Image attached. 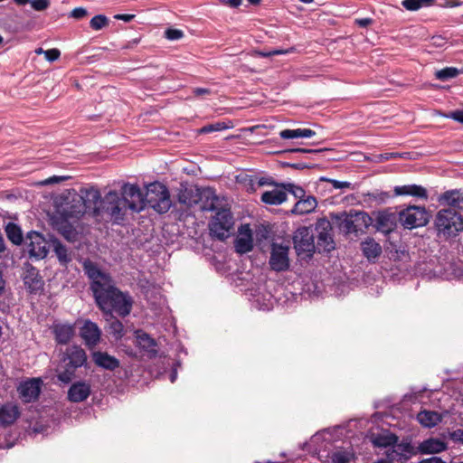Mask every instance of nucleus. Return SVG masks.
<instances>
[{"instance_id": "1", "label": "nucleus", "mask_w": 463, "mask_h": 463, "mask_svg": "<svg viewBox=\"0 0 463 463\" xmlns=\"http://www.w3.org/2000/svg\"><path fill=\"white\" fill-rule=\"evenodd\" d=\"M83 268L91 281L90 289L99 309L104 314L112 315L115 312L121 317L128 316L132 309V298L119 290L111 277L95 263L87 260Z\"/></svg>"}, {"instance_id": "2", "label": "nucleus", "mask_w": 463, "mask_h": 463, "mask_svg": "<svg viewBox=\"0 0 463 463\" xmlns=\"http://www.w3.org/2000/svg\"><path fill=\"white\" fill-rule=\"evenodd\" d=\"M143 205L139 186L125 183L121 186L120 194L109 191L103 198H99L95 205V213L106 215L113 222L120 223L125 220L128 211L139 213L143 211Z\"/></svg>"}, {"instance_id": "3", "label": "nucleus", "mask_w": 463, "mask_h": 463, "mask_svg": "<svg viewBox=\"0 0 463 463\" xmlns=\"http://www.w3.org/2000/svg\"><path fill=\"white\" fill-rule=\"evenodd\" d=\"M100 194L97 189L90 188L82 192V194H74L71 203H65L59 212L62 217L78 221L87 209L93 208L98 203Z\"/></svg>"}, {"instance_id": "4", "label": "nucleus", "mask_w": 463, "mask_h": 463, "mask_svg": "<svg viewBox=\"0 0 463 463\" xmlns=\"http://www.w3.org/2000/svg\"><path fill=\"white\" fill-rule=\"evenodd\" d=\"M139 194L143 201V210L149 206L159 213H166L172 205L170 194L165 185L161 183H151L146 186V194L139 189Z\"/></svg>"}, {"instance_id": "5", "label": "nucleus", "mask_w": 463, "mask_h": 463, "mask_svg": "<svg viewBox=\"0 0 463 463\" xmlns=\"http://www.w3.org/2000/svg\"><path fill=\"white\" fill-rule=\"evenodd\" d=\"M436 227L444 236L455 235L463 230V217L453 209L440 210L436 216Z\"/></svg>"}, {"instance_id": "6", "label": "nucleus", "mask_w": 463, "mask_h": 463, "mask_svg": "<svg viewBox=\"0 0 463 463\" xmlns=\"http://www.w3.org/2000/svg\"><path fill=\"white\" fill-rule=\"evenodd\" d=\"M234 226V219L230 209L221 207L209 223L211 234L223 241L230 237Z\"/></svg>"}, {"instance_id": "7", "label": "nucleus", "mask_w": 463, "mask_h": 463, "mask_svg": "<svg viewBox=\"0 0 463 463\" xmlns=\"http://www.w3.org/2000/svg\"><path fill=\"white\" fill-rule=\"evenodd\" d=\"M293 242L298 256L303 260L310 258L316 250L313 232L307 227L298 228L295 232Z\"/></svg>"}, {"instance_id": "8", "label": "nucleus", "mask_w": 463, "mask_h": 463, "mask_svg": "<svg viewBox=\"0 0 463 463\" xmlns=\"http://www.w3.org/2000/svg\"><path fill=\"white\" fill-rule=\"evenodd\" d=\"M284 184H273L269 179L262 177V203L269 205H279L286 202Z\"/></svg>"}, {"instance_id": "9", "label": "nucleus", "mask_w": 463, "mask_h": 463, "mask_svg": "<svg viewBox=\"0 0 463 463\" xmlns=\"http://www.w3.org/2000/svg\"><path fill=\"white\" fill-rule=\"evenodd\" d=\"M400 221L403 227L412 229L427 224L429 217L424 207L409 206L400 213Z\"/></svg>"}, {"instance_id": "10", "label": "nucleus", "mask_w": 463, "mask_h": 463, "mask_svg": "<svg viewBox=\"0 0 463 463\" xmlns=\"http://www.w3.org/2000/svg\"><path fill=\"white\" fill-rule=\"evenodd\" d=\"M47 241L36 232H31L26 236V247L31 257L41 260L48 253Z\"/></svg>"}, {"instance_id": "11", "label": "nucleus", "mask_w": 463, "mask_h": 463, "mask_svg": "<svg viewBox=\"0 0 463 463\" xmlns=\"http://www.w3.org/2000/svg\"><path fill=\"white\" fill-rule=\"evenodd\" d=\"M288 246L274 243L272 245L269 265L276 271L288 269L289 267Z\"/></svg>"}, {"instance_id": "12", "label": "nucleus", "mask_w": 463, "mask_h": 463, "mask_svg": "<svg viewBox=\"0 0 463 463\" xmlns=\"http://www.w3.org/2000/svg\"><path fill=\"white\" fill-rule=\"evenodd\" d=\"M254 245L253 232L249 224H242L238 229L234 241L236 252L244 254L252 250Z\"/></svg>"}, {"instance_id": "13", "label": "nucleus", "mask_w": 463, "mask_h": 463, "mask_svg": "<svg viewBox=\"0 0 463 463\" xmlns=\"http://www.w3.org/2000/svg\"><path fill=\"white\" fill-rule=\"evenodd\" d=\"M80 335L86 346L92 349L100 342L101 330L96 323L85 320L80 328Z\"/></svg>"}, {"instance_id": "14", "label": "nucleus", "mask_w": 463, "mask_h": 463, "mask_svg": "<svg viewBox=\"0 0 463 463\" xmlns=\"http://www.w3.org/2000/svg\"><path fill=\"white\" fill-rule=\"evenodd\" d=\"M42 381L37 378H33L21 383L18 387L20 398L24 402H32L38 399L42 390Z\"/></svg>"}, {"instance_id": "15", "label": "nucleus", "mask_w": 463, "mask_h": 463, "mask_svg": "<svg viewBox=\"0 0 463 463\" xmlns=\"http://www.w3.org/2000/svg\"><path fill=\"white\" fill-rule=\"evenodd\" d=\"M317 230H320L317 234V241L316 249L320 251L329 252L335 249V243L331 235L330 223L326 221H322L317 224Z\"/></svg>"}, {"instance_id": "16", "label": "nucleus", "mask_w": 463, "mask_h": 463, "mask_svg": "<svg viewBox=\"0 0 463 463\" xmlns=\"http://www.w3.org/2000/svg\"><path fill=\"white\" fill-rule=\"evenodd\" d=\"M23 280L30 293H37L43 289V280L39 271L30 264H25L23 273Z\"/></svg>"}, {"instance_id": "17", "label": "nucleus", "mask_w": 463, "mask_h": 463, "mask_svg": "<svg viewBox=\"0 0 463 463\" xmlns=\"http://www.w3.org/2000/svg\"><path fill=\"white\" fill-rule=\"evenodd\" d=\"M198 203L203 211L219 210V197L215 191L210 187L198 188Z\"/></svg>"}, {"instance_id": "18", "label": "nucleus", "mask_w": 463, "mask_h": 463, "mask_svg": "<svg viewBox=\"0 0 463 463\" xmlns=\"http://www.w3.org/2000/svg\"><path fill=\"white\" fill-rule=\"evenodd\" d=\"M198 186L181 184L177 189L178 202L186 206L192 207L198 203Z\"/></svg>"}, {"instance_id": "19", "label": "nucleus", "mask_w": 463, "mask_h": 463, "mask_svg": "<svg viewBox=\"0 0 463 463\" xmlns=\"http://www.w3.org/2000/svg\"><path fill=\"white\" fill-rule=\"evenodd\" d=\"M77 221H73L71 218L61 216V213L58 212V216L55 217L54 223L56 229L68 241H74L77 235L74 224Z\"/></svg>"}, {"instance_id": "20", "label": "nucleus", "mask_w": 463, "mask_h": 463, "mask_svg": "<svg viewBox=\"0 0 463 463\" xmlns=\"http://www.w3.org/2000/svg\"><path fill=\"white\" fill-rule=\"evenodd\" d=\"M91 356L94 364L100 368L114 371L119 367L120 363L118 359L106 352L95 351Z\"/></svg>"}, {"instance_id": "21", "label": "nucleus", "mask_w": 463, "mask_h": 463, "mask_svg": "<svg viewBox=\"0 0 463 463\" xmlns=\"http://www.w3.org/2000/svg\"><path fill=\"white\" fill-rule=\"evenodd\" d=\"M90 393V385L86 382L73 383L68 391V399L72 402L85 401Z\"/></svg>"}, {"instance_id": "22", "label": "nucleus", "mask_w": 463, "mask_h": 463, "mask_svg": "<svg viewBox=\"0 0 463 463\" xmlns=\"http://www.w3.org/2000/svg\"><path fill=\"white\" fill-rule=\"evenodd\" d=\"M412 450L413 448L409 443H396L392 449L386 451V455L390 461H403L411 457Z\"/></svg>"}, {"instance_id": "23", "label": "nucleus", "mask_w": 463, "mask_h": 463, "mask_svg": "<svg viewBox=\"0 0 463 463\" xmlns=\"http://www.w3.org/2000/svg\"><path fill=\"white\" fill-rule=\"evenodd\" d=\"M447 449V444L440 439L430 438L418 446V451L420 454H436L444 451Z\"/></svg>"}, {"instance_id": "24", "label": "nucleus", "mask_w": 463, "mask_h": 463, "mask_svg": "<svg viewBox=\"0 0 463 463\" xmlns=\"http://www.w3.org/2000/svg\"><path fill=\"white\" fill-rule=\"evenodd\" d=\"M393 192L396 196L410 195L421 199H427L428 197L427 190L418 184L397 185L394 187Z\"/></svg>"}, {"instance_id": "25", "label": "nucleus", "mask_w": 463, "mask_h": 463, "mask_svg": "<svg viewBox=\"0 0 463 463\" xmlns=\"http://www.w3.org/2000/svg\"><path fill=\"white\" fill-rule=\"evenodd\" d=\"M55 340L61 345L68 344L74 335L75 329L70 324H55L52 326Z\"/></svg>"}, {"instance_id": "26", "label": "nucleus", "mask_w": 463, "mask_h": 463, "mask_svg": "<svg viewBox=\"0 0 463 463\" xmlns=\"http://www.w3.org/2000/svg\"><path fill=\"white\" fill-rule=\"evenodd\" d=\"M20 415V411L17 405L13 403H6L0 407V424L3 426H9L14 423Z\"/></svg>"}, {"instance_id": "27", "label": "nucleus", "mask_w": 463, "mask_h": 463, "mask_svg": "<svg viewBox=\"0 0 463 463\" xmlns=\"http://www.w3.org/2000/svg\"><path fill=\"white\" fill-rule=\"evenodd\" d=\"M370 220L371 219L366 213L358 212L355 213L354 215H346L341 222V226L345 230L346 232H355L358 231V229L354 225V222L361 221L364 226H368Z\"/></svg>"}, {"instance_id": "28", "label": "nucleus", "mask_w": 463, "mask_h": 463, "mask_svg": "<svg viewBox=\"0 0 463 463\" xmlns=\"http://www.w3.org/2000/svg\"><path fill=\"white\" fill-rule=\"evenodd\" d=\"M317 206V199L308 195L299 199L291 209L290 213L293 214L303 215L312 213Z\"/></svg>"}, {"instance_id": "29", "label": "nucleus", "mask_w": 463, "mask_h": 463, "mask_svg": "<svg viewBox=\"0 0 463 463\" xmlns=\"http://www.w3.org/2000/svg\"><path fill=\"white\" fill-rule=\"evenodd\" d=\"M440 201L449 206V209L463 210V191L453 190L442 194Z\"/></svg>"}, {"instance_id": "30", "label": "nucleus", "mask_w": 463, "mask_h": 463, "mask_svg": "<svg viewBox=\"0 0 463 463\" xmlns=\"http://www.w3.org/2000/svg\"><path fill=\"white\" fill-rule=\"evenodd\" d=\"M68 362L74 367L82 366L87 361L86 352L80 346H71L67 349L64 362Z\"/></svg>"}, {"instance_id": "31", "label": "nucleus", "mask_w": 463, "mask_h": 463, "mask_svg": "<svg viewBox=\"0 0 463 463\" xmlns=\"http://www.w3.org/2000/svg\"><path fill=\"white\" fill-rule=\"evenodd\" d=\"M370 439L374 447L384 449H392L398 441V438L388 430L382 431L377 435L372 434Z\"/></svg>"}, {"instance_id": "32", "label": "nucleus", "mask_w": 463, "mask_h": 463, "mask_svg": "<svg viewBox=\"0 0 463 463\" xmlns=\"http://www.w3.org/2000/svg\"><path fill=\"white\" fill-rule=\"evenodd\" d=\"M354 458V453L349 449H337L334 450L324 463H348Z\"/></svg>"}, {"instance_id": "33", "label": "nucleus", "mask_w": 463, "mask_h": 463, "mask_svg": "<svg viewBox=\"0 0 463 463\" xmlns=\"http://www.w3.org/2000/svg\"><path fill=\"white\" fill-rule=\"evenodd\" d=\"M417 420L421 426L432 428L441 421L442 417L436 411L424 410L418 413Z\"/></svg>"}, {"instance_id": "34", "label": "nucleus", "mask_w": 463, "mask_h": 463, "mask_svg": "<svg viewBox=\"0 0 463 463\" xmlns=\"http://www.w3.org/2000/svg\"><path fill=\"white\" fill-rule=\"evenodd\" d=\"M137 343L140 348L147 353L149 357H155L157 354L156 343L146 333H138L137 335Z\"/></svg>"}, {"instance_id": "35", "label": "nucleus", "mask_w": 463, "mask_h": 463, "mask_svg": "<svg viewBox=\"0 0 463 463\" xmlns=\"http://www.w3.org/2000/svg\"><path fill=\"white\" fill-rule=\"evenodd\" d=\"M362 250L369 260H374L381 255L382 247L373 239H367L362 242Z\"/></svg>"}, {"instance_id": "36", "label": "nucleus", "mask_w": 463, "mask_h": 463, "mask_svg": "<svg viewBox=\"0 0 463 463\" xmlns=\"http://www.w3.org/2000/svg\"><path fill=\"white\" fill-rule=\"evenodd\" d=\"M316 135V132L309 128L284 129L279 132V137L284 139L309 138Z\"/></svg>"}, {"instance_id": "37", "label": "nucleus", "mask_w": 463, "mask_h": 463, "mask_svg": "<svg viewBox=\"0 0 463 463\" xmlns=\"http://www.w3.org/2000/svg\"><path fill=\"white\" fill-rule=\"evenodd\" d=\"M53 244V250L60 261L61 264L66 265L70 261H71V252L60 241H54L52 242Z\"/></svg>"}, {"instance_id": "38", "label": "nucleus", "mask_w": 463, "mask_h": 463, "mask_svg": "<svg viewBox=\"0 0 463 463\" xmlns=\"http://www.w3.org/2000/svg\"><path fill=\"white\" fill-rule=\"evenodd\" d=\"M394 225L393 216L386 213H379L376 217L377 229L383 232H390Z\"/></svg>"}, {"instance_id": "39", "label": "nucleus", "mask_w": 463, "mask_h": 463, "mask_svg": "<svg viewBox=\"0 0 463 463\" xmlns=\"http://www.w3.org/2000/svg\"><path fill=\"white\" fill-rule=\"evenodd\" d=\"M5 232L8 240L15 245H20L23 241V233L20 227L13 222L5 226Z\"/></svg>"}, {"instance_id": "40", "label": "nucleus", "mask_w": 463, "mask_h": 463, "mask_svg": "<svg viewBox=\"0 0 463 463\" xmlns=\"http://www.w3.org/2000/svg\"><path fill=\"white\" fill-rule=\"evenodd\" d=\"M434 0H403L402 6L409 11H417L422 7L432 5Z\"/></svg>"}, {"instance_id": "41", "label": "nucleus", "mask_w": 463, "mask_h": 463, "mask_svg": "<svg viewBox=\"0 0 463 463\" xmlns=\"http://www.w3.org/2000/svg\"><path fill=\"white\" fill-rule=\"evenodd\" d=\"M65 363V368L64 370H59L58 372V379L64 383H68L74 378L75 370L77 367H74L72 364L68 363L67 361Z\"/></svg>"}, {"instance_id": "42", "label": "nucleus", "mask_w": 463, "mask_h": 463, "mask_svg": "<svg viewBox=\"0 0 463 463\" xmlns=\"http://www.w3.org/2000/svg\"><path fill=\"white\" fill-rule=\"evenodd\" d=\"M109 332L115 339H120L125 334L124 326L119 320L112 319L109 323Z\"/></svg>"}, {"instance_id": "43", "label": "nucleus", "mask_w": 463, "mask_h": 463, "mask_svg": "<svg viewBox=\"0 0 463 463\" xmlns=\"http://www.w3.org/2000/svg\"><path fill=\"white\" fill-rule=\"evenodd\" d=\"M90 25L93 30L99 31L109 25V19L104 14H97L91 18Z\"/></svg>"}, {"instance_id": "44", "label": "nucleus", "mask_w": 463, "mask_h": 463, "mask_svg": "<svg viewBox=\"0 0 463 463\" xmlns=\"http://www.w3.org/2000/svg\"><path fill=\"white\" fill-rule=\"evenodd\" d=\"M284 187L287 194L288 193H290L294 197L298 198V200L306 197L305 190L298 185H296L291 183H287L284 184Z\"/></svg>"}, {"instance_id": "45", "label": "nucleus", "mask_w": 463, "mask_h": 463, "mask_svg": "<svg viewBox=\"0 0 463 463\" xmlns=\"http://www.w3.org/2000/svg\"><path fill=\"white\" fill-rule=\"evenodd\" d=\"M458 74V71L453 67H447L445 69L439 70L436 72V77L439 80H448L456 77Z\"/></svg>"}, {"instance_id": "46", "label": "nucleus", "mask_w": 463, "mask_h": 463, "mask_svg": "<svg viewBox=\"0 0 463 463\" xmlns=\"http://www.w3.org/2000/svg\"><path fill=\"white\" fill-rule=\"evenodd\" d=\"M165 36L170 41H176V40L183 38L184 32L179 29L169 28V29L165 30Z\"/></svg>"}, {"instance_id": "47", "label": "nucleus", "mask_w": 463, "mask_h": 463, "mask_svg": "<svg viewBox=\"0 0 463 463\" xmlns=\"http://www.w3.org/2000/svg\"><path fill=\"white\" fill-rule=\"evenodd\" d=\"M31 6L35 11H44L50 6V0H31Z\"/></svg>"}, {"instance_id": "48", "label": "nucleus", "mask_w": 463, "mask_h": 463, "mask_svg": "<svg viewBox=\"0 0 463 463\" xmlns=\"http://www.w3.org/2000/svg\"><path fill=\"white\" fill-rule=\"evenodd\" d=\"M61 55V52L58 49H50L44 52V56L47 61H56Z\"/></svg>"}, {"instance_id": "49", "label": "nucleus", "mask_w": 463, "mask_h": 463, "mask_svg": "<svg viewBox=\"0 0 463 463\" xmlns=\"http://www.w3.org/2000/svg\"><path fill=\"white\" fill-rule=\"evenodd\" d=\"M87 14H88V12L85 8L77 7L71 11V17L75 18V19H81V18L85 17Z\"/></svg>"}, {"instance_id": "50", "label": "nucleus", "mask_w": 463, "mask_h": 463, "mask_svg": "<svg viewBox=\"0 0 463 463\" xmlns=\"http://www.w3.org/2000/svg\"><path fill=\"white\" fill-rule=\"evenodd\" d=\"M294 51H295V48H289V49H286V50L279 49V50H274V51L269 52H262L261 56L266 57V56H270V55H274V54H288V53L294 52Z\"/></svg>"}, {"instance_id": "51", "label": "nucleus", "mask_w": 463, "mask_h": 463, "mask_svg": "<svg viewBox=\"0 0 463 463\" xmlns=\"http://www.w3.org/2000/svg\"><path fill=\"white\" fill-rule=\"evenodd\" d=\"M67 177L66 176H57V175H53L50 178H47L43 181L41 182V184L42 185H49V184H57L61 181H63V180H66Z\"/></svg>"}, {"instance_id": "52", "label": "nucleus", "mask_w": 463, "mask_h": 463, "mask_svg": "<svg viewBox=\"0 0 463 463\" xmlns=\"http://www.w3.org/2000/svg\"><path fill=\"white\" fill-rule=\"evenodd\" d=\"M328 182L335 189L349 188L351 186V184L349 182L337 181L334 179H329Z\"/></svg>"}, {"instance_id": "53", "label": "nucleus", "mask_w": 463, "mask_h": 463, "mask_svg": "<svg viewBox=\"0 0 463 463\" xmlns=\"http://www.w3.org/2000/svg\"><path fill=\"white\" fill-rule=\"evenodd\" d=\"M445 117L452 118V119L463 124V110L453 111V112L449 113V115H446Z\"/></svg>"}, {"instance_id": "54", "label": "nucleus", "mask_w": 463, "mask_h": 463, "mask_svg": "<svg viewBox=\"0 0 463 463\" xmlns=\"http://www.w3.org/2000/svg\"><path fill=\"white\" fill-rule=\"evenodd\" d=\"M222 5H229L231 7H238L241 4V0H219Z\"/></svg>"}, {"instance_id": "55", "label": "nucleus", "mask_w": 463, "mask_h": 463, "mask_svg": "<svg viewBox=\"0 0 463 463\" xmlns=\"http://www.w3.org/2000/svg\"><path fill=\"white\" fill-rule=\"evenodd\" d=\"M117 20H122L124 22H131L135 18V14H116L114 16Z\"/></svg>"}, {"instance_id": "56", "label": "nucleus", "mask_w": 463, "mask_h": 463, "mask_svg": "<svg viewBox=\"0 0 463 463\" xmlns=\"http://www.w3.org/2000/svg\"><path fill=\"white\" fill-rule=\"evenodd\" d=\"M193 92L195 96L211 94V90L206 88H195V89H194Z\"/></svg>"}, {"instance_id": "57", "label": "nucleus", "mask_w": 463, "mask_h": 463, "mask_svg": "<svg viewBox=\"0 0 463 463\" xmlns=\"http://www.w3.org/2000/svg\"><path fill=\"white\" fill-rule=\"evenodd\" d=\"M419 463H446L440 458L432 457L420 460Z\"/></svg>"}, {"instance_id": "58", "label": "nucleus", "mask_w": 463, "mask_h": 463, "mask_svg": "<svg viewBox=\"0 0 463 463\" xmlns=\"http://www.w3.org/2000/svg\"><path fill=\"white\" fill-rule=\"evenodd\" d=\"M432 43L439 47L443 46L445 43V39L440 35L434 36L432 37Z\"/></svg>"}, {"instance_id": "59", "label": "nucleus", "mask_w": 463, "mask_h": 463, "mask_svg": "<svg viewBox=\"0 0 463 463\" xmlns=\"http://www.w3.org/2000/svg\"><path fill=\"white\" fill-rule=\"evenodd\" d=\"M355 23L361 26V27H366L368 26L371 23H372V19L370 18H362V19H357L355 21Z\"/></svg>"}, {"instance_id": "60", "label": "nucleus", "mask_w": 463, "mask_h": 463, "mask_svg": "<svg viewBox=\"0 0 463 463\" xmlns=\"http://www.w3.org/2000/svg\"><path fill=\"white\" fill-rule=\"evenodd\" d=\"M398 156H400L397 153H385L383 155H381V157L383 160H389V159H392V158H396Z\"/></svg>"}, {"instance_id": "61", "label": "nucleus", "mask_w": 463, "mask_h": 463, "mask_svg": "<svg viewBox=\"0 0 463 463\" xmlns=\"http://www.w3.org/2000/svg\"><path fill=\"white\" fill-rule=\"evenodd\" d=\"M5 287V281L3 278L2 269H0V295L4 292Z\"/></svg>"}, {"instance_id": "62", "label": "nucleus", "mask_w": 463, "mask_h": 463, "mask_svg": "<svg viewBox=\"0 0 463 463\" xmlns=\"http://www.w3.org/2000/svg\"><path fill=\"white\" fill-rule=\"evenodd\" d=\"M213 128H214L215 131H219V130H222V129H226L227 128V127L225 126L224 123L213 124Z\"/></svg>"}, {"instance_id": "63", "label": "nucleus", "mask_w": 463, "mask_h": 463, "mask_svg": "<svg viewBox=\"0 0 463 463\" xmlns=\"http://www.w3.org/2000/svg\"><path fill=\"white\" fill-rule=\"evenodd\" d=\"M202 132H204V133H208V132H212V131H215L214 130V128H213V125H209V126H205L202 128L201 130Z\"/></svg>"}, {"instance_id": "64", "label": "nucleus", "mask_w": 463, "mask_h": 463, "mask_svg": "<svg viewBox=\"0 0 463 463\" xmlns=\"http://www.w3.org/2000/svg\"><path fill=\"white\" fill-rule=\"evenodd\" d=\"M290 151L291 152H300V153H311V152H314V150L305 149V148H296V149H291Z\"/></svg>"}]
</instances>
